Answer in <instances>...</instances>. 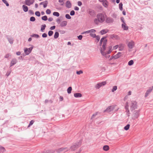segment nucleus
Wrapping results in <instances>:
<instances>
[{
    "label": "nucleus",
    "mask_w": 153,
    "mask_h": 153,
    "mask_svg": "<svg viewBox=\"0 0 153 153\" xmlns=\"http://www.w3.org/2000/svg\"><path fill=\"white\" fill-rule=\"evenodd\" d=\"M34 123V121L33 120H31L30 122L28 127H29L30 126L32 125Z\"/></svg>",
    "instance_id": "09e8293b"
},
{
    "label": "nucleus",
    "mask_w": 153,
    "mask_h": 153,
    "mask_svg": "<svg viewBox=\"0 0 153 153\" xmlns=\"http://www.w3.org/2000/svg\"><path fill=\"white\" fill-rule=\"evenodd\" d=\"M88 13L91 17H94L96 15V12L93 10L89 9L87 11Z\"/></svg>",
    "instance_id": "1a4fd4ad"
},
{
    "label": "nucleus",
    "mask_w": 153,
    "mask_h": 153,
    "mask_svg": "<svg viewBox=\"0 0 153 153\" xmlns=\"http://www.w3.org/2000/svg\"><path fill=\"white\" fill-rule=\"evenodd\" d=\"M67 24V22L66 21H63L62 22L60 23V26L61 27H64L66 26Z\"/></svg>",
    "instance_id": "a878e982"
},
{
    "label": "nucleus",
    "mask_w": 153,
    "mask_h": 153,
    "mask_svg": "<svg viewBox=\"0 0 153 153\" xmlns=\"http://www.w3.org/2000/svg\"><path fill=\"white\" fill-rule=\"evenodd\" d=\"M120 54H121V53L120 52H118V53L116 55V57H117V58L119 57L120 56H121L120 55Z\"/></svg>",
    "instance_id": "0e129e2a"
},
{
    "label": "nucleus",
    "mask_w": 153,
    "mask_h": 153,
    "mask_svg": "<svg viewBox=\"0 0 153 153\" xmlns=\"http://www.w3.org/2000/svg\"><path fill=\"white\" fill-rule=\"evenodd\" d=\"M72 89V88L71 87H69L67 89L68 93L69 94L71 93V92Z\"/></svg>",
    "instance_id": "2f4dec72"
},
{
    "label": "nucleus",
    "mask_w": 153,
    "mask_h": 153,
    "mask_svg": "<svg viewBox=\"0 0 153 153\" xmlns=\"http://www.w3.org/2000/svg\"><path fill=\"white\" fill-rule=\"evenodd\" d=\"M36 19L34 17L32 16L30 18V20L31 22H34L35 21Z\"/></svg>",
    "instance_id": "49530a36"
},
{
    "label": "nucleus",
    "mask_w": 153,
    "mask_h": 153,
    "mask_svg": "<svg viewBox=\"0 0 153 153\" xmlns=\"http://www.w3.org/2000/svg\"><path fill=\"white\" fill-rule=\"evenodd\" d=\"M122 27L124 30H127L128 29V27L126 25V23H125V24H122Z\"/></svg>",
    "instance_id": "aec40b11"
},
{
    "label": "nucleus",
    "mask_w": 153,
    "mask_h": 153,
    "mask_svg": "<svg viewBox=\"0 0 153 153\" xmlns=\"http://www.w3.org/2000/svg\"><path fill=\"white\" fill-rule=\"evenodd\" d=\"M134 45V42L131 41L129 42L128 44V48L130 49L133 48Z\"/></svg>",
    "instance_id": "ddd939ff"
},
{
    "label": "nucleus",
    "mask_w": 153,
    "mask_h": 153,
    "mask_svg": "<svg viewBox=\"0 0 153 153\" xmlns=\"http://www.w3.org/2000/svg\"><path fill=\"white\" fill-rule=\"evenodd\" d=\"M118 45H117L115 46H114L113 47V49L114 50H116L118 48Z\"/></svg>",
    "instance_id": "052dcab7"
},
{
    "label": "nucleus",
    "mask_w": 153,
    "mask_h": 153,
    "mask_svg": "<svg viewBox=\"0 0 153 153\" xmlns=\"http://www.w3.org/2000/svg\"><path fill=\"white\" fill-rule=\"evenodd\" d=\"M120 20L121 21L123 22V24H125V23H126L124 21V18L123 17H121Z\"/></svg>",
    "instance_id": "3c124183"
},
{
    "label": "nucleus",
    "mask_w": 153,
    "mask_h": 153,
    "mask_svg": "<svg viewBox=\"0 0 153 153\" xmlns=\"http://www.w3.org/2000/svg\"><path fill=\"white\" fill-rule=\"evenodd\" d=\"M134 64V61L133 60H131L129 61L128 62V65L129 66H131L133 65Z\"/></svg>",
    "instance_id": "c9c22d12"
},
{
    "label": "nucleus",
    "mask_w": 153,
    "mask_h": 153,
    "mask_svg": "<svg viewBox=\"0 0 153 153\" xmlns=\"http://www.w3.org/2000/svg\"><path fill=\"white\" fill-rule=\"evenodd\" d=\"M53 15L54 16H55L57 17H58L59 16V13L58 12H54L53 13Z\"/></svg>",
    "instance_id": "f704fd0d"
},
{
    "label": "nucleus",
    "mask_w": 153,
    "mask_h": 153,
    "mask_svg": "<svg viewBox=\"0 0 153 153\" xmlns=\"http://www.w3.org/2000/svg\"><path fill=\"white\" fill-rule=\"evenodd\" d=\"M58 1L59 3H61L60 4V5L63 6L64 4V0H59Z\"/></svg>",
    "instance_id": "79ce46f5"
},
{
    "label": "nucleus",
    "mask_w": 153,
    "mask_h": 153,
    "mask_svg": "<svg viewBox=\"0 0 153 153\" xmlns=\"http://www.w3.org/2000/svg\"><path fill=\"white\" fill-rule=\"evenodd\" d=\"M2 1L4 3L6 4V6H9V4L6 0H2Z\"/></svg>",
    "instance_id": "a19ab883"
},
{
    "label": "nucleus",
    "mask_w": 153,
    "mask_h": 153,
    "mask_svg": "<svg viewBox=\"0 0 153 153\" xmlns=\"http://www.w3.org/2000/svg\"><path fill=\"white\" fill-rule=\"evenodd\" d=\"M140 115V111L139 110L134 111L132 115V118L133 119L135 120Z\"/></svg>",
    "instance_id": "39448f33"
},
{
    "label": "nucleus",
    "mask_w": 153,
    "mask_h": 153,
    "mask_svg": "<svg viewBox=\"0 0 153 153\" xmlns=\"http://www.w3.org/2000/svg\"><path fill=\"white\" fill-rule=\"evenodd\" d=\"M35 0H25V3L27 6H30L33 4Z\"/></svg>",
    "instance_id": "9b49d317"
},
{
    "label": "nucleus",
    "mask_w": 153,
    "mask_h": 153,
    "mask_svg": "<svg viewBox=\"0 0 153 153\" xmlns=\"http://www.w3.org/2000/svg\"><path fill=\"white\" fill-rule=\"evenodd\" d=\"M56 22L58 24H59L60 23L61 20L59 19L58 18L56 20Z\"/></svg>",
    "instance_id": "338daca9"
},
{
    "label": "nucleus",
    "mask_w": 153,
    "mask_h": 153,
    "mask_svg": "<svg viewBox=\"0 0 153 153\" xmlns=\"http://www.w3.org/2000/svg\"><path fill=\"white\" fill-rule=\"evenodd\" d=\"M117 89V87L116 86H114L113 87V88L111 90L112 92H114L116 91Z\"/></svg>",
    "instance_id": "4c0bfd02"
},
{
    "label": "nucleus",
    "mask_w": 153,
    "mask_h": 153,
    "mask_svg": "<svg viewBox=\"0 0 153 153\" xmlns=\"http://www.w3.org/2000/svg\"><path fill=\"white\" fill-rule=\"evenodd\" d=\"M96 31V30H95L94 29H91V30H87V31H85V32H83V33H82V34H85V33H94Z\"/></svg>",
    "instance_id": "dca6fc26"
},
{
    "label": "nucleus",
    "mask_w": 153,
    "mask_h": 153,
    "mask_svg": "<svg viewBox=\"0 0 153 153\" xmlns=\"http://www.w3.org/2000/svg\"><path fill=\"white\" fill-rule=\"evenodd\" d=\"M17 62V61L16 58L13 59L11 61L10 66L11 67L15 65Z\"/></svg>",
    "instance_id": "2eb2a0df"
},
{
    "label": "nucleus",
    "mask_w": 153,
    "mask_h": 153,
    "mask_svg": "<svg viewBox=\"0 0 153 153\" xmlns=\"http://www.w3.org/2000/svg\"><path fill=\"white\" fill-rule=\"evenodd\" d=\"M77 74L79 75L81 74H82L83 73V71L81 70H80L78 71H77L76 72Z\"/></svg>",
    "instance_id": "6e6d98bb"
},
{
    "label": "nucleus",
    "mask_w": 153,
    "mask_h": 153,
    "mask_svg": "<svg viewBox=\"0 0 153 153\" xmlns=\"http://www.w3.org/2000/svg\"><path fill=\"white\" fill-rule=\"evenodd\" d=\"M53 34V32L51 30H50L48 32V35L49 36H51Z\"/></svg>",
    "instance_id": "37998d69"
},
{
    "label": "nucleus",
    "mask_w": 153,
    "mask_h": 153,
    "mask_svg": "<svg viewBox=\"0 0 153 153\" xmlns=\"http://www.w3.org/2000/svg\"><path fill=\"white\" fill-rule=\"evenodd\" d=\"M28 12L29 14H31V15H34V12L33 11L31 10H29L28 11Z\"/></svg>",
    "instance_id": "4d7b16f0"
},
{
    "label": "nucleus",
    "mask_w": 153,
    "mask_h": 153,
    "mask_svg": "<svg viewBox=\"0 0 153 153\" xmlns=\"http://www.w3.org/2000/svg\"><path fill=\"white\" fill-rule=\"evenodd\" d=\"M82 36L81 35H80L78 36V38L79 40H82Z\"/></svg>",
    "instance_id": "680f3d73"
},
{
    "label": "nucleus",
    "mask_w": 153,
    "mask_h": 153,
    "mask_svg": "<svg viewBox=\"0 0 153 153\" xmlns=\"http://www.w3.org/2000/svg\"><path fill=\"white\" fill-rule=\"evenodd\" d=\"M105 38L103 37L102 38L100 41V45H101L102 43H103V45H102V48L103 50L104 51L106 48V45L107 40L106 39H105Z\"/></svg>",
    "instance_id": "7ed1b4c3"
},
{
    "label": "nucleus",
    "mask_w": 153,
    "mask_h": 153,
    "mask_svg": "<svg viewBox=\"0 0 153 153\" xmlns=\"http://www.w3.org/2000/svg\"><path fill=\"white\" fill-rule=\"evenodd\" d=\"M48 3V1L46 0L40 3V5H43V7L44 8H45L47 7Z\"/></svg>",
    "instance_id": "6ab92c4d"
},
{
    "label": "nucleus",
    "mask_w": 153,
    "mask_h": 153,
    "mask_svg": "<svg viewBox=\"0 0 153 153\" xmlns=\"http://www.w3.org/2000/svg\"><path fill=\"white\" fill-rule=\"evenodd\" d=\"M112 46H110L108 47V51H105V49L104 51L102 48H101V54L103 56L106 55V54H108L111 53L112 50Z\"/></svg>",
    "instance_id": "f03ea898"
},
{
    "label": "nucleus",
    "mask_w": 153,
    "mask_h": 153,
    "mask_svg": "<svg viewBox=\"0 0 153 153\" xmlns=\"http://www.w3.org/2000/svg\"><path fill=\"white\" fill-rule=\"evenodd\" d=\"M130 105V109L131 110V111L137 108V102L134 101H132L131 102Z\"/></svg>",
    "instance_id": "20e7f679"
},
{
    "label": "nucleus",
    "mask_w": 153,
    "mask_h": 153,
    "mask_svg": "<svg viewBox=\"0 0 153 153\" xmlns=\"http://www.w3.org/2000/svg\"><path fill=\"white\" fill-rule=\"evenodd\" d=\"M130 127V125L129 124H127L126 126L124 128V129L126 130H128Z\"/></svg>",
    "instance_id": "ea45409f"
},
{
    "label": "nucleus",
    "mask_w": 153,
    "mask_h": 153,
    "mask_svg": "<svg viewBox=\"0 0 153 153\" xmlns=\"http://www.w3.org/2000/svg\"><path fill=\"white\" fill-rule=\"evenodd\" d=\"M48 102H50L51 103H52V101L51 100H45V103H48Z\"/></svg>",
    "instance_id": "603ef678"
},
{
    "label": "nucleus",
    "mask_w": 153,
    "mask_h": 153,
    "mask_svg": "<svg viewBox=\"0 0 153 153\" xmlns=\"http://www.w3.org/2000/svg\"><path fill=\"white\" fill-rule=\"evenodd\" d=\"M74 96L76 98H78L81 97L82 95L81 93H76L74 94Z\"/></svg>",
    "instance_id": "b1692460"
},
{
    "label": "nucleus",
    "mask_w": 153,
    "mask_h": 153,
    "mask_svg": "<svg viewBox=\"0 0 153 153\" xmlns=\"http://www.w3.org/2000/svg\"><path fill=\"white\" fill-rule=\"evenodd\" d=\"M46 12L47 14H49L51 13V11L49 9H47L46 11Z\"/></svg>",
    "instance_id": "864d4df0"
},
{
    "label": "nucleus",
    "mask_w": 153,
    "mask_h": 153,
    "mask_svg": "<svg viewBox=\"0 0 153 153\" xmlns=\"http://www.w3.org/2000/svg\"><path fill=\"white\" fill-rule=\"evenodd\" d=\"M90 35L91 37H92L93 38H95L96 36V35L95 34H94L92 33H90Z\"/></svg>",
    "instance_id": "8fccbe9b"
},
{
    "label": "nucleus",
    "mask_w": 153,
    "mask_h": 153,
    "mask_svg": "<svg viewBox=\"0 0 153 153\" xmlns=\"http://www.w3.org/2000/svg\"><path fill=\"white\" fill-rule=\"evenodd\" d=\"M114 109L113 106H110L107 108L106 110L104 111V112H110L112 111Z\"/></svg>",
    "instance_id": "f3484780"
},
{
    "label": "nucleus",
    "mask_w": 153,
    "mask_h": 153,
    "mask_svg": "<svg viewBox=\"0 0 153 153\" xmlns=\"http://www.w3.org/2000/svg\"><path fill=\"white\" fill-rule=\"evenodd\" d=\"M11 72V70L8 71L6 74V76H8L10 75Z\"/></svg>",
    "instance_id": "de8ad7c7"
},
{
    "label": "nucleus",
    "mask_w": 153,
    "mask_h": 153,
    "mask_svg": "<svg viewBox=\"0 0 153 153\" xmlns=\"http://www.w3.org/2000/svg\"><path fill=\"white\" fill-rule=\"evenodd\" d=\"M7 39L9 42L11 44H12L13 43V38H8Z\"/></svg>",
    "instance_id": "c756f323"
},
{
    "label": "nucleus",
    "mask_w": 153,
    "mask_h": 153,
    "mask_svg": "<svg viewBox=\"0 0 153 153\" xmlns=\"http://www.w3.org/2000/svg\"><path fill=\"white\" fill-rule=\"evenodd\" d=\"M123 4L122 2L120 3L119 4V8L121 11L122 10H123Z\"/></svg>",
    "instance_id": "7c9ffc66"
},
{
    "label": "nucleus",
    "mask_w": 153,
    "mask_h": 153,
    "mask_svg": "<svg viewBox=\"0 0 153 153\" xmlns=\"http://www.w3.org/2000/svg\"><path fill=\"white\" fill-rule=\"evenodd\" d=\"M42 36L43 38H46L47 36V34L45 33H43L42 34Z\"/></svg>",
    "instance_id": "13d9d810"
},
{
    "label": "nucleus",
    "mask_w": 153,
    "mask_h": 153,
    "mask_svg": "<svg viewBox=\"0 0 153 153\" xmlns=\"http://www.w3.org/2000/svg\"><path fill=\"white\" fill-rule=\"evenodd\" d=\"M128 105H126L125 108V109L126 110V111H128V112H129V109H128Z\"/></svg>",
    "instance_id": "e2e57ef3"
},
{
    "label": "nucleus",
    "mask_w": 153,
    "mask_h": 153,
    "mask_svg": "<svg viewBox=\"0 0 153 153\" xmlns=\"http://www.w3.org/2000/svg\"><path fill=\"white\" fill-rule=\"evenodd\" d=\"M118 48H119V51H123L124 48V45L123 44H121L118 45Z\"/></svg>",
    "instance_id": "412c9836"
},
{
    "label": "nucleus",
    "mask_w": 153,
    "mask_h": 153,
    "mask_svg": "<svg viewBox=\"0 0 153 153\" xmlns=\"http://www.w3.org/2000/svg\"><path fill=\"white\" fill-rule=\"evenodd\" d=\"M102 2V4L105 7H107L108 5V2L106 0H104Z\"/></svg>",
    "instance_id": "4be33fe9"
},
{
    "label": "nucleus",
    "mask_w": 153,
    "mask_h": 153,
    "mask_svg": "<svg viewBox=\"0 0 153 153\" xmlns=\"http://www.w3.org/2000/svg\"><path fill=\"white\" fill-rule=\"evenodd\" d=\"M33 49L32 46L29 48H25L24 49V53L26 55H28L31 52Z\"/></svg>",
    "instance_id": "6e6552de"
},
{
    "label": "nucleus",
    "mask_w": 153,
    "mask_h": 153,
    "mask_svg": "<svg viewBox=\"0 0 153 153\" xmlns=\"http://www.w3.org/2000/svg\"><path fill=\"white\" fill-rule=\"evenodd\" d=\"M59 36V33L58 32H56L55 33L54 35V38L57 39Z\"/></svg>",
    "instance_id": "473e14b6"
},
{
    "label": "nucleus",
    "mask_w": 153,
    "mask_h": 153,
    "mask_svg": "<svg viewBox=\"0 0 153 153\" xmlns=\"http://www.w3.org/2000/svg\"><path fill=\"white\" fill-rule=\"evenodd\" d=\"M94 23L96 25H98L99 22L98 19L97 18L95 19L94 20Z\"/></svg>",
    "instance_id": "72a5a7b5"
},
{
    "label": "nucleus",
    "mask_w": 153,
    "mask_h": 153,
    "mask_svg": "<svg viewBox=\"0 0 153 153\" xmlns=\"http://www.w3.org/2000/svg\"><path fill=\"white\" fill-rule=\"evenodd\" d=\"M108 30L107 29H103L100 32V33L102 35H103L105 34L107 32H108Z\"/></svg>",
    "instance_id": "5701e85b"
},
{
    "label": "nucleus",
    "mask_w": 153,
    "mask_h": 153,
    "mask_svg": "<svg viewBox=\"0 0 153 153\" xmlns=\"http://www.w3.org/2000/svg\"><path fill=\"white\" fill-rule=\"evenodd\" d=\"M97 113H98V112H97L95 114H93L92 115L91 118V119L94 118V117L97 114Z\"/></svg>",
    "instance_id": "69168bd1"
},
{
    "label": "nucleus",
    "mask_w": 153,
    "mask_h": 153,
    "mask_svg": "<svg viewBox=\"0 0 153 153\" xmlns=\"http://www.w3.org/2000/svg\"><path fill=\"white\" fill-rule=\"evenodd\" d=\"M5 151V149L4 147L1 146H0V151H1V152H4Z\"/></svg>",
    "instance_id": "e433bc0d"
},
{
    "label": "nucleus",
    "mask_w": 153,
    "mask_h": 153,
    "mask_svg": "<svg viewBox=\"0 0 153 153\" xmlns=\"http://www.w3.org/2000/svg\"><path fill=\"white\" fill-rule=\"evenodd\" d=\"M46 27V25L45 24L42 25L41 27V31L42 32H44V30L45 29V28Z\"/></svg>",
    "instance_id": "c85d7f7f"
},
{
    "label": "nucleus",
    "mask_w": 153,
    "mask_h": 153,
    "mask_svg": "<svg viewBox=\"0 0 153 153\" xmlns=\"http://www.w3.org/2000/svg\"><path fill=\"white\" fill-rule=\"evenodd\" d=\"M65 6L66 7L68 8H70L72 6V4L70 1H67L65 3Z\"/></svg>",
    "instance_id": "a211bd4d"
},
{
    "label": "nucleus",
    "mask_w": 153,
    "mask_h": 153,
    "mask_svg": "<svg viewBox=\"0 0 153 153\" xmlns=\"http://www.w3.org/2000/svg\"><path fill=\"white\" fill-rule=\"evenodd\" d=\"M68 149L67 148H61L57 149L56 151L57 152L60 153L62 152H65L68 151Z\"/></svg>",
    "instance_id": "9d476101"
},
{
    "label": "nucleus",
    "mask_w": 153,
    "mask_h": 153,
    "mask_svg": "<svg viewBox=\"0 0 153 153\" xmlns=\"http://www.w3.org/2000/svg\"><path fill=\"white\" fill-rule=\"evenodd\" d=\"M81 143V142L80 141L79 142H78L77 143H76L74 145L71 146V150L73 151L75 150L80 146Z\"/></svg>",
    "instance_id": "423d86ee"
},
{
    "label": "nucleus",
    "mask_w": 153,
    "mask_h": 153,
    "mask_svg": "<svg viewBox=\"0 0 153 153\" xmlns=\"http://www.w3.org/2000/svg\"><path fill=\"white\" fill-rule=\"evenodd\" d=\"M97 18L98 19L100 23H102L105 20V15L102 13H99L97 16Z\"/></svg>",
    "instance_id": "f257e3e1"
},
{
    "label": "nucleus",
    "mask_w": 153,
    "mask_h": 153,
    "mask_svg": "<svg viewBox=\"0 0 153 153\" xmlns=\"http://www.w3.org/2000/svg\"><path fill=\"white\" fill-rule=\"evenodd\" d=\"M96 39L97 40V42H98L100 39V37L98 36H96L95 37Z\"/></svg>",
    "instance_id": "774afa93"
},
{
    "label": "nucleus",
    "mask_w": 153,
    "mask_h": 153,
    "mask_svg": "<svg viewBox=\"0 0 153 153\" xmlns=\"http://www.w3.org/2000/svg\"><path fill=\"white\" fill-rule=\"evenodd\" d=\"M35 14L37 16L39 17L40 16V13L39 11H36L35 13Z\"/></svg>",
    "instance_id": "a18cd8bd"
},
{
    "label": "nucleus",
    "mask_w": 153,
    "mask_h": 153,
    "mask_svg": "<svg viewBox=\"0 0 153 153\" xmlns=\"http://www.w3.org/2000/svg\"><path fill=\"white\" fill-rule=\"evenodd\" d=\"M106 84L105 81H103L101 82L98 83L95 86V87L97 89H98L101 86H104Z\"/></svg>",
    "instance_id": "0eeeda50"
},
{
    "label": "nucleus",
    "mask_w": 153,
    "mask_h": 153,
    "mask_svg": "<svg viewBox=\"0 0 153 153\" xmlns=\"http://www.w3.org/2000/svg\"><path fill=\"white\" fill-rule=\"evenodd\" d=\"M70 14L71 16H74L75 14V11L73 10L71 11Z\"/></svg>",
    "instance_id": "5fc2aeb1"
},
{
    "label": "nucleus",
    "mask_w": 153,
    "mask_h": 153,
    "mask_svg": "<svg viewBox=\"0 0 153 153\" xmlns=\"http://www.w3.org/2000/svg\"><path fill=\"white\" fill-rule=\"evenodd\" d=\"M42 19L44 21H46L48 19V18L47 16H45L42 17Z\"/></svg>",
    "instance_id": "58836bf2"
},
{
    "label": "nucleus",
    "mask_w": 153,
    "mask_h": 153,
    "mask_svg": "<svg viewBox=\"0 0 153 153\" xmlns=\"http://www.w3.org/2000/svg\"><path fill=\"white\" fill-rule=\"evenodd\" d=\"M103 150L105 151H107L109 149V147L108 145H105L103 147Z\"/></svg>",
    "instance_id": "bb28decb"
},
{
    "label": "nucleus",
    "mask_w": 153,
    "mask_h": 153,
    "mask_svg": "<svg viewBox=\"0 0 153 153\" xmlns=\"http://www.w3.org/2000/svg\"><path fill=\"white\" fill-rule=\"evenodd\" d=\"M106 22L107 23H111L113 22L114 19L111 17L107 18L105 20Z\"/></svg>",
    "instance_id": "4468645a"
},
{
    "label": "nucleus",
    "mask_w": 153,
    "mask_h": 153,
    "mask_svg": "<svg viewBox=\"0 0 153 153\" xmlns=\"http://www.w3.org/2000/svg\"><path fill=\"white\" fill-rule=\"evenodd\" d=\"M112 17L116 19L117 17V15L115 13H113L112 15Z\"/></svg>",
    "instance_id": "bf43d9fd"
},
{
    "label": "nucleus",
    "mask_w": 153,
    "mask_h": 153,
    "mask_svg": "<svg viewBox=\"0 0 153 153\" xmlns=\"http://www.w3.org/2000/svg\"><path fill=\"white\" fill-rule=\"evenodd\" d=\"M31 37H35L36 38H38L39 37V36L37 34H33L30 35Z\"/></svg>",
    "instance_id": "cd10ccee"
},
{
    "label": "nucleus",
    "mask_w": 153,
    "mask_h": 153,
    "mask_svg": "<svg viewBox=\"0 0 153 153\" xmlns=\"http://www.w3.org/2000/svg\"><path fill=\"white\" fill-rule=\"evenodd\" d=\"M65 17L66 19H70L71 18V16L69 14H66Z\"/></svg>",
    "instance_id": "c03bdc74"
},
{
    "label": "nucleus",
    "mask_w": 153,
    "mask_h": 153,
    "mask_svg": "<svg viewBox=\"0 0 153 153\" xmlns=\"http://www.w3.org/2000/svg\"><path fill=\"white\" fill-rule=\"evenodd\" d=\"M22 8H23V9L24 11L25 12H27L28 10V7L27 6H26L25 5H23Z\"/></svg>",
    "instance_id": "393cba45"
},
{
    "label": "nucleus",
    "mask_w": 153,
    "mask_h": 153,
    "mask_svg": "<svg viewBox=\"0 0 153 153\" xmlns=\"http://www.w3.org/2000/svg\"><path fill=\"white\" fill-rule=\"evenodd\" d=\"M153 88V86H152L151 87H150L149 88V89L147 90L146 93H145V97H147L149 94L151 93L152 92Z\"/></svg>",
    "instance_id": "f8f14e48"
}]
</instances>
